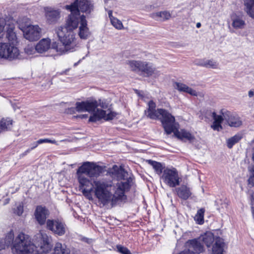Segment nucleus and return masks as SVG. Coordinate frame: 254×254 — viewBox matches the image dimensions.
Returning <instances> with one entry per match:
<instances>
[{
	"instance_id": "obj_1",
	"label": "nucleus",
	"mask_w": 254,
	"mask_h": 254,
	"mask_svg": "<svg viewBox=\"0 0 254 254\" xmlns=\"http://www.w3.org/2000/svg\"><path fill=\"white\" fill-rule=\"evenodd\" d=\"M109 175L112 181L95 180L94 193L101 207L116 206L119 201L126 198L125 192L130 188L131 178L122 166L114 165L109 169ZM76 175L79 183V190L93 188V185L86 175L77 170Z\"/></svg>"
},
{
	"instance_id": "obj_2",
	"label": "nucleus",
	"mask_w": 254,
	"mask_h": 254,
	"mask_svg": "<svg viewBox=\"0 0 254 254\" xmlns=\"http://www.w3.org/2000/svg\"><path fill=\"white\" fill-rule=\"evenodd\" d=\"M55 32L57 34L60 43L56 42H53L52 44V49L55 50L60 54L76 50L77 44L74 31L61 26L55 29Z\"/></svg>"
},
{
	"instance_id": "obj_3",
	"label": "nucleus",
	"mask_w": 254,
	"mask_h": 254,
	"mask_svg": "<svg viewBox=\"0 0 254 254\" xmlns=\"http://www.w3.org/2000/svg\"><path fill=\"white\" fill-rule=\"evenodd\" d=\"M155 108V103L150 101L148 103V108L145 111L146 116L151 119H159L166 133L167 134H171L176 128L175 117L165 109L156 110Z\"/></svg>"
},
{
	"instance_id": "obj_4",
	"label": "nucleus",
	"mask_w": 254,
	"mask_h": 254,
	"mask_svg": "<svg viewBox=\"0 0 254 254\" xmlns=\"http://www.w3.org/2000/svg\"><path fill=\"white\" fill-rule=\"evenodd\" d=\"M39 247L33 244L29 235L22 232L15 238L11 247L14 254H36Z\"/></svg>"
},
{
	"instance_id": "obj_5",
	"label": "nucleus",
	"mask_w": 254,
	"mask_h": 254,
	"mask_svg": "<svg viewBox=\"0 0 254 254\" xmlns=\"http://www.w3.org/2000/svg\"><path fill=\"white\" fill-rule=\"evenodd\" d=\"M19 55V50L13 42L0 43V59L12 61Z\"/></svg>"
},
{
	"instance_id": "obj_6",
	"label": "nucleus",
	"mask_w": 254,
	"mask_h": 254,
	"mask_svg": "<svg viewBox=\"0 0 254 254\" xmlns=\"http://www.w3.org/2000/svg\"><path fill=\"white\" fill-rule=\"evenodd\" d=\"M161 179L164 184L171 188H175L179 186L181 181L178 171L176 168L173 167L164 169L161 176Z\"/></svg>"
},
{
	"instance_id": "obj_7",
	"label": "nucleus",
	"mask_w": 254,
	"mask_h": 254,
	"mask_svg": "<svg viewBox=\"0 0 254 254\" xmlns=\"http://www.w3.org/2000/svg\"><path fill=\"white\" fill-rule=\"evenodd\" d=\"M72 6L68 5L65 6L66 9L70 11V14L66 18L65 25L63 27L73 31L80 25L81 17L84 15H80V12L77 9H72Z\"/></svg>"
},
{
	"instance_id": "obj_8",
	"label": "nucleus",
	"mask_w": 254,
	"mask_h": 254,
	"mask_svg": "<svg viewBox=\"0 0 254 254\" xmlns=\"http://www.w3.org/2000/svg\"><path fill=\"white\" fill-rule=\"evenodd\" d=\"M79 172H82L86 176L91 177H98L103 171V168L94 163L85 162L78 169Z\"/></svg>"
},
{
	"instance_id": "obj_9",
	"label": "nucleus",
	"mask_w": 254,
	"mask_h": 254,
	"mask_svg": "<svg viewBox=\"0 0 254 254\" xmlns=\"http://www.w3.org/2000/svg\"><path fill=\"white\" fill-rule=\"evenodd\" d=\"M47 228L53 233L60 236L65 234L66 230V225L59 219H48L46 223Z\"/></svg>"
},
{
	"instance_id": "obj_10",
	"label": "nucleus",
	"mask_w": 254,
	"mask_h": 254,
	"mask_svg": "<svg viewBox=\"0 0 254 254\" xmlns=\"http://www.w3.org/2000/svg\"><path fill=\"white\" fill-rule=\"evenodd\" d=\"M93 112L94 114L90 116L89 119V122H96L102 119H104L106 121L111 120L116 116V113L109 109L107 110H100L97 108Z\"/></svg>"
},
{
	"instance_id": "obj_11",
	"label": "nucleus",
	"mask_w": 254,
	"mask_h": 254,
	"mask_svg": "<svg viewBox=\"0 0 254 254\" xmlns=\"http://www.w3.org/2000/svg\"><path fill=\"white\" fill-rule=\"evenodd\" d=\"M68 5L72 6V9L86 14H90L94 9L93 4L90 0H76L73 3Z\"/></svg>"
},
{
	"instance_id": "obj_12",
	"label": "nucleus",
	"mask_w": 254,
	"mask_h": 254,
	"mask_svg": "<svg viewBox=\"0 0 254 254\" xmlns=\"http://www.w3.org/2000/svg\"><path fill=\"white\" fill-rule=\"evenodd\" d=\"M221 113L230 127H238L242 125V121L238 115L224 110H221Z\"/></svg>"
},
{
	"instance_id": "obj_13",
	"label": "nucleus",
	"mask_w": 254,
	"mask_h": 254,
	"mask_svg": "<svg viewBox=\"0 0 254 254\" xmlns=\"http://www.w3.org/2000/svg\"><path fill=\"white\" fill-rule=\"evenodd\" d=\"M98 105L96 100L77 102L75 104L76 111L78 112H92L95 111Z\"/></svg>"
},
{
	"instance_id": "obj_14",
	"label": "nucleus",
	"mask_w": 254,
	"mask_h": 254,
	"mask_svg": "<svg viewBox=\"0 0 254 254\" xmlns=\"http://www.w3.org/2000/svg\"><path fill=\"white\" fill-rule=\"evenodd\" d=\"M41 30L38 25H29L24 31V37L29 41H36L41 37Z\"/></svg>"
},
{
	"instance_id": "obj_15",
	"label": "nucleus",
	"mask_w": 254,
	"mask_h": 254,
	"mask_svg": "<svg viewBox=\"0 0 254 254\" xmlns=\"http://www.w3.org/2000/svg\"><path fill=\"white\" fill-rule=\"evenodd\" d=\"M49 215V210L41 205L37 206L34 212L35 218L40 225H43L47 223L46 219Z\"/></svg>"
},
{
	"instance_id": "obj_16",
	"label": "nucleus",
	"mask_w": 254,
	"mask_h": 254,
	"mask_svg": "<svg viewBox=\"0 0 254 254\" xmlns=\"http://www.w3.org/2000/svg\"><path fill=\"white\" fill-rule=\"evenodd\" d=\"M6 37L8 40V42H13L14 44L17 42V37L14 32L15 24L12 19L6 21Z\"/></svg>"
},
{
	"instance_id": "obj_17",
	"label": "nucleus",
	"mask_w": 254,
	"mask_h": 254,
	"mask_svg": "<svg viewBox=\"0 0 254 254\" xmlns=\"http://www.w3.org/2000/svg\"><path fill=\"white\" fill-rule=\"evenodd\" d=\"M78 34L80 39L84 40L88 39L91 35V32L87 27V22L85 16L81 17Z\"/></svg>"
},
{
	"instance_id": "obj_18",
	"label": "nucleus",
	"mask_w": 254,
	"mask_h": 254,
	"mask_svg": "<svg viewBox=\"0 0 254 254\" xmlns=\"http://www.w3.org/2000/svg\"><path fill=\"white\" fill-rule=\"evenodd\" d=\"M189 246L188 251H190L191 253L194 254H199L203 251V247L199 241L196 239L190 240L187 242Z\"/></svg>"
},
{
	"instance_id": "obj_19",
	"label": "nucleus",
	"mask_w": 254,
	"mask_h": 254,
	"mask_svg": "<svg viewBox=\"0 0 254 254\" xmlns=\"http://www.w3.org/2000/svg\"><path fill=\"white\" fill-rule=\"evenodd\" d=\"M173 86L174 88L178 90L179 92L187 93L194 96H197V93L195 90L189 87L184 83L175 82L173 84Z\"/></svg>"
},
{
	"instance_id": "obj_20",
	"label": "nucleus",
	"mask_w": 254,
	"mask_h": 254,
	"mask_svg": "<svg viewBox=\"0 0 254 254\" xmlns=\"http://www.w3.org/2000/svg\"><path fill=\"white\" fill-rule=\"evenodd\" d=\"M174 132V134L178 138L183 139H186L190 142H192L195 139L194 136L192 135L190 132L187 131L184 129H182L180 131L177 130V124L176 123V128L172 132Z\"/></svg>"
},
{
	"instance_id": "obj_21",
	"label": "nucleus",
	"mask_w": 254,
	"mask_h": 254,
	"mask_svg": "<svg viewBox=\"0 0 254 254\" xmlns=\"http://www.w3.org/2000/svg\"><path fill=\"white\" fill-rule=\"evenodd\" d=\"M46 16L47 21L50 23L57 22L60 17V12L51 8H48L46 10Z\"/></svg>"
},
{
	"instance_id": "obj_22",
	"label": "nucleus",
	"mask_w": 254,
	"mask_h": 254,
	"mask_svg": "<svg viewBox=\"0 0 254 254\" xmlns=\"http://www.w3.org/2000/svg\"><path fill=\"white\" fill-rule=\"evenodd\" d=\"M50 46L51 40L49 39H43L37 44L35 49L38 53H43L50 49Z\"/></svg>"
},
{
	"instance_id": "obj_23",
	"label": "nucleus",
	"mask_w": 254,
	"mask_h": 254,
	"mask_svg": "<svg viewBox=\"0 0 254 254\" xmlns=\"http://www.w3.org/2000/svg\"><path fill=\"white\" fill-rule=\"evenodd\" d=\"M224 246L225 243L223 240L220 237H217L212 246V254H224Z\"/></svg>"
},
{
	"instance_id": "obj_24",
	"label": "nucleus",
	"mask_w": 254,
	"mask_h": 254,
	"mask_svg": "<svg viewBox=\"0 0 254 254\" xmlns=\"http://www.w3.org/2000/svg\"><path fill=\"white\" fill-rule=\"evenodd\" d=\"M141 65L140 71L146 73L148 76H150L153 73L157 74L158 72L155 70L152 63L142 61Z\"/></svg>"
},
{
	"instance_id": "obj_25",
	"label": "nucleus",
	"mask_w": 254,
	"mask_h": 254,
	"mask_svg": "<svg viewBox=\"0 0 254 254\" xmlns=\"http://www.w3.org/2000/svg\"><path fill=\"white\" fill-rule=\"evenodd\" d=\"M175 190L178 196L184 200L188 199L191 194L190 188L186 185H182L176 188Z\"/></svg>"
},
{
	"instance_id": "obj_26",
	"label": "nucleus",
	"mask_w": 254,
	"mask_h": 254,
	"mask_svg": "<svg viewBox=\"0 0 254 254\" xmlns=\"http://www.w3.org/2000/svg\"><path fill=\"white\" fill-rule=\"evenodd\" d=\"M150 17L156 20L166 21L171 17V14L169 11L164 10L154 12L150 14Z\"/></svg>"
},
{
	"instance_id": "obj_27",
	"label": "nucleus",
	"mask_w": 254,
	"mask_h": 254,
	"mask_svg": "<svg viewBox=\"0 0 254 254\" xmlns=\"http://www.w3.org/2000/svg\"><path fill=\"white\" fill-rule=\"evenodd\" d=\"M232 25L236 29H243L246 25V22L242 16L233 15L231 16Z\"/></svg>"
},
{
	"instance_id": "obj_28",
	"label": "nucleus",
	"mask_w": 254,
	"mask_h": 254,
	"mask_svg": "<svg viewBox=\"0 0 254 254\" xmlns=\"http://www.w3.org/2000/svg\"><path fill=\"white\" fill-rule=\"evenodd\" d=\"M197 65L204 66L207 68L216 69L218 68V63L215 60H200L196 63Z\"/></svg>"
},
{
	"instance_id": "obj_29",
	"label": "nucleus",
	"mask_w": 254,
	"mask_h": 254,
	"mask_svg": "<svg viewBox=\"0 0 254 254\" xmlns=\"http://www.w3.org/2000/svg\"><path fill=\"white\" fill-rule=\"evenodd\" d=\"M244 5L246 13L254 19V0H245Z\"/></svg>"
},
{
	"instance_id": "obj_30",
	"label": "nucleus",
	"mask_w": 254,
	"mask_h": 254,
	"mask_svg": "<svg viewBox=\"0 0 254 254\" xmlns=\"http://www.w3.org/2000/svg\"><path fill=\"white\" fill-rule=\"evenodd\" d=\"M54 254H70V251L65 245L57 242L55 245Z\"/></svg>"
},
{
	"instance_id": "obj_31",
	"label": "nucleus",
	"mask_w": 254,
	"mask_h": 254,
	"mask_svg": "<svg viewBox=\"0 0 254 254\" xmlns=\"http://www.w3.org/2000/svg\"><path fill=\"white\" fill-rule=\"evenodd\" d=\"M14 233L12 230L10 231L5 236V238L3 239H1L3 240L4 242L3 245H2L1 247L0 248H5L6 247H8L11 244L13 243V242L15 239H14Z\"/></svg>"
},
{
	"instance_id": "obj_32",
	"label": "nucleus",
	"mask_w": 254,
	"mask_h": 254,
	"mask_svg": "<svg viewBox=\"0 0 254 254\" xmlns=\"http://www.w3.org/2000/svg\"><path fill=\"white\" fill-rule=\"evenodd\" d=\"M201 240L206 245L207 247H209L211 246L212 243L215 240L213 234L211 232H206L203 235L201 236Z\"/></svg>"
},
{
	"instance_id": "obj_33",
	"label": "nucleus",
	"mask_w": 254,
	"mask_h": 254,
	"mask_svg": "<svg viewBox=\"0 0 254 254\" xmlns=\"http://www.w3.org/2000/svg\"><path fill=\"white\" fill-rule=\"evenodd\" d=\"M146 162L153 167L156 174L159 175L163 174L164 168L161 163L151 160H147Z\"/></svg>"
},
{
	"instance_id": "obj_34",
	"label": "nucleus",
	"mask_w": 254,
	"mask_h": 254,
	"mask_svg": "<svg viewBox=\"0 0 254 254\" xmlns=\"http://www.w3.org/2000/svg\"><path fill=\"white\" fill-rule=\"evenodd\" d=\"M243 136L242 134L237 133L234 136L228 138L227 140V146L229 148H231L234 144L238 142Z\"/></svg>"
},
{
	"instance_id": "obj_35",
	"label": "nucleus",
	"mask_w": 254,
	"mask_h": 254,
	"mask_svg": "<svg viewBox=\"0 0 254 254\" xmlns=\"http://www.w3.org/2000/svg\"><path fill=\"white\" fill-rule=\"evenodd\" d=\"M205 210L204 208L199 209L195 215L194 219L198 224H202L204 223V214Z\"/></svg>"
},
{
	"instance_id": "obj_36",
	"label": "nucleus",
	"mask_w": 254,
	"mask_h": 254,
	"mask_svg": "<svg viewBox=\"0 0 254 254\" xmlns=\"http://www.w3.org/2000/svg\"><path fill=\"white\" fill-rule=\"evenodd\" d=\"M141 63V61H129L127 62L129 67L133 71H140Z\"/></svg>"
},
{
	"instance_id": "obj_37",
	"label": "nucleus",
	"mask_w": 254,
	"mask_h": 254,
	"mask_svg": "<svg viewBox=\"0 0 254 254\" xmlns=\"http://www.w3.org/2000/svg\"><path fill=\"white\" fill-rule=\"evenodd\" d=\"M12 126V120L9 119H2L0 122V128L1 130L10 128Z\"/></svg>"
},
{
	"instance_id": "obj_38",
	"label": "nucleus",
	"mask_w": 254,
	"mask_h": 254,
	"mask_svg": "<svg viewBox=\"0 0 254 254\" xmlns=\"http://www.w3.org/2000/svg\"><path fill=\"white\" fill-rule=\"evenodd\" d=\"M112 25L117 29H122L124 28L122 22L117 18H112L111 20Z\"/></svg>"
},
{
	"instance_id": "obj_39",
	"label": "nucleus",
	"mask_w": 254,
	"mask_h": 254,
	"mask_svg": "<svg viewBox=\"0 0 254 254\" xmlns=\"http://www.w3.org/2000/svg\"><path fill=\"white\" fill-rule=\"evenodd\" d=\"M210 113L212 114V117L213 118L214 121L219 123L221 124L223 120H225L224 117L222 115L221 113V111H220V113L221 115H217L216 113L214 112H211Z\"/></svg>"
},
{
	"instance_id": "obj_40",
	"label": "nucleus",
	"mask_w": 254,
	"mask_h": 254,
	"mask_svg": "<svg viewBox=\"0 0 254 254\" xmlns=\"http://www.w3.org/2000/svg\"><path fill=\"white\" fill-rule=\"evenodd\" d=\"M13 212L18 216H21L23 212V205L22 203H19L16 205L13 209Z\"/></svg>"
},
{
	"instance_id": "obj_41",
	"label": "nucleus",
	"mask_w": 254,
	"mask_h": 254,
	"mask_svg": "<svg viewBox=\"0 0 254 254\" xmlns=\"http://www.w3.org/2000/svg\"><path fill=\"white\" fill-rule=\"evenodd\" d=\"M93 190V188H90L88 189H84L83 190H81L83 195L89 200L92 199V196L91 192Z\"/></svg>"
},
{
	"instance_id": "obj_42",
	"label": "nucleus",
	"mask_w": 254,
	"mask_h": 254,
	"mask_svg": "<svg viewBox=\"0 0 254 254\" xmlns=\"http://www.w3.org/2000/svg\"><path fill=\"white\" fill-rule=\"evenodd\" d=\"M117 251L122 254H132L127 248L121 245H117Z\"/></svg>"
},
{
	"instance_id": "obj_43",
	"label": "nucleus",
	"mask_w": 254,
	"mask_h": 254,
	"mask_svg": "<svg viewBox=\"0 0 254 254\" xmlns=\"http://www.w3.org/2000/svg\"><path fill=\"white\" fill-rule=\"evenodd\" d=\"M44 143L56 144V141L55 140H52L48 138L40 139L37 141H36V146Z\"/></svg>"
},
{
	"instance_id": "obj_44",
	"label": "nucleus",
	"mask_w": 254,
	"mask_h": 254,
	"mask_svg": "<svg viewBox=\"0 0 254 254\" xmlns=\"http://www.w3.org/2000/svg\"><path fill=\"white\" fill-rule=\"evenodd\" d=\"M212 128H213L214 130L219 131L220 129H222V127L220 123H217L215 122H213L212 125L211 126Z\"/></svg>"
},
{
	"instance_id": "obj_45",
	"label": "nucleus",
	"mask_w": 254,
	"mask_h": 254,
	"mask_svg": "<svg viewBox=\"0 0 254 254\" xmlns=\"http://www.w3.org/2000/svg\"><path fill=\"white\" fill-rule=\"evenodd\" d=\"M249 183L252 186H254V169L251 171V173L250 178L248 180Z\"/></svg>"
},
{
	"instance_id": "obj_46",
	"label": "nucleus",
	"mask_w": 254,
	"mask_h": 254,
	"mask_svg": "<svg viewBox=\"0 0 254 254\" xmlns=\"http://www.w3.org/2000/svg\"><path fill=\"white\" fill-rule=\"evenodd\" d=\"M98 102V106H100L103 110L108 108V104H107L105 102L102 101L101 100H99L98 101H96Z\"/></svg>"
},
{
	"instance_id": "obj_47",
	"label": "nucleus",
	"mask_w": 254,
	"mask_h": 254,
	"mask_svg": "<svg viewBox=\"0 0 254 254\" xmlns=\"http://www.w3.org/2000/svg\"><path fill=\"white\" fill-rule=\"evenodd\" d=\"M6 21L3 18H0V33L3 31Z\"/></svg>"
},
{
	"instance_id": "obj_48",
	"label": "nucleus",
	"mask_w": 254,
	"mask_h": 254,
	"mask_svg": "<svg viewBox=\"0 0 254 254\" xmlns=\"http://www.w3.org/2000/svg\"><path fill=\"white\" fill-rule=\"evenodd\" d=\"M75 111H76V108H70L68 109L67 112L70 114H73L75 113Z\"/></svg>"
},
{
	"instance_id": "obj_49",
	"label": "nucleus",
	"mask_w": 254,
	"mask_h": 254,
	"mask_svg": "<svg viewBox=\"0 0 254 254\" xmlns=\"http://www.w3.org/2000/svg\"><path fill=\"white\" fill-rule=\"evenodd\" d=\"M179 254H194L193 253H191L190 251L188 250H185L181 253H180Z\"/></svg>"
},
{
	"instance_id": "obj_50",
	"label": "nucleus",
	"mask_w": 254,
	"mask_h": 254,
	"mask_svg": "<svg viewBox=\"0 0 254 254\" xmlns=\"http://www.w3.org/2000/svg\"><path fill=\"white\" fill-rule=\"evenodd\" d=\"M108 14L109 17L110 18V21L112 20V18H115L112 15V10H109L108 12Z\"/></svg>"
},
{
	"instance_id": "obj_51",
	"label": "nucleus",
	"mask_w": 254,
	"mask_h": 254,
	"mask_svg": "<svg viewBox=\"0 0 254 254\" xmlns=\"http://www.w3.org/2000/svg\"><path fill=\"white\" fill-rule=\"evenodd\" d=\"M249 97L251 98L254 95V92L253 90H250L248 92Z\"/></svg>"
},
{
	"instance_id": "obj_52",
	"label": "nucleus",
	"mask_w": 254,
	"mask_h": 254,
	"mask_svg": "<svg viewBox=\"0 0 254 254\" xmlns=\"http://www.w3.org/2000/svg\"><path fill=\"white\" fill-rule=\"evenodd\" d=\"M3 244H4V242H3V240H0V247H1L2 245H3ZM5 248H0V250H3Z\"/></svg>"
},
{
	"instance_id": "obj_53",
	"label": "nucleus",
	"mask_w": 254,
	"mask_h": 254,
	"mask_svg": "<svg viewBox=\"0 0 254 254\" xmlns=\"http://www.w3.org/2000/svg\"><path fill=\"white\" fill-rule=\"evenodd\" d=\"M32 145H33V146L31 147V149H33L35 148L38 146V145L36 146V142H34Z\"/></svg>"
},
{
	"instance_id": "obj_54",
	"label": "nucleus",
	"mask_w": 254,
	"mask_h": 254,
	"mask_svg": "<svg viewBox=\"0 0 254 254\" xmlns=\"http://www.w3.org/2000/svg\"><path fill=\"white\" fill-rule=\"evenodd\" d=\"M25 51H26V53H27L28 54H32V53H31V52H30V51H29V48H26V49H25Z\"/></svg>"
},
{
	"instance_id": "obj_55",
	"label": "nucleus",
	"mask_w": 254,
	"mask_h": 254,
	"mask_svg": "<svg viewBox=\"0 0 254 254\" xmlns=\"http://www.w3.org/2000/svg\"><path fill=\"white\" fill-rule=\"evenodd\" d=\"M196 26L197 28H200L201 26V23L200 22H198L196 23Z\"/></svg>"
},
{
	"instance_id": "obj_56",
	"label": "nucleus",
	"mask_w": 254,
	"mask_h": 254,
	"mask_svg": "<svg viewBox=\"0 0 254 254\" xmlns=\"http://www.w3.org/2000/svg\"><path fill=\"white\" fill-rule=\"evenodd\" d=\"M252 210L253 216L254 217V206H253L252 207Z\"/></svg>"
},
{
	"instance_id": "obj_57",
	"label": "nucleus",
	"mask_w": 254,
	"mask_h": 254,
	"mask_svg": "<svg viewBox=\"0 0 254 254\" xmlns=\"http://www.w3.org/2000/svg\"><path fill=\"white\" fill-rule=\"evenodd\" d=\"M86 117H87V115H81L80 116V117L82 118H86Z\"/></svg>"
}]
</instances>
